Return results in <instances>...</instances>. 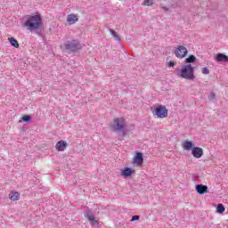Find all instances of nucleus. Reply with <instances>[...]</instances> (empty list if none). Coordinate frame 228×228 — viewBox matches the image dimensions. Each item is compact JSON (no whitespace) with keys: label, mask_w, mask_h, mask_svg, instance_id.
Instances as JSON below:
<instances>
[{"label":"nucleus","mask_w":228,"mask_h":228,"mask_svg":"<svg viewBox=\"0 0 228 228\" xmlns=\"http://www.w3.org/2000/svg\"><path fill=\"white\" fill-rule=\"evenodd\" d=\"M24 26L28 29V31H38L42 29V26H44L42 16L39 13L33 16H28L24 23Z\"/></svg>","instance_id":"1"},{"label":"nucleus","mask_w":228,"mask_h":228,"mask_svg":"<svg viewBox=\"0 0 228 228\" xmlns=\"http://www.w3.org/2000/svg\"><path fill=\"white\" fill-rule=\"evenodd\" d=\"M126 121L122 118L114 119L113 125L111 126L114 133H117L122 136H126V134H127V132H126Z\"/></svg>","instance_id":"2"},{"label":"nucleus","mask_w":228,"mask_h":228,"mask_svg":"<svg viewBox=\"0 0 228 228\" xmlns=\"http://www.w3.org/2000/svg\"><path fill=\"white\" fill-rule=\"evenodd\" d=\"M195 68L191 64H187L182 67L180 73L177 74L178 77H183V79H195V75L193 74Z\"/></svg>","instance_id":"3"},{"label":"nucleus","mask_w":228,"mask_h":228,"mask_svg":"<svg viewBox=\"0 0 228 228\" xmlns=\"http://www.w3.org/2000/svg\"><path fill=\"white\" fill-rule=\"evenodd\" d=\"M63 46L68 53H77L81 49V43L77 39H71L66 41Z\"/></svg>","instance_id":"4"},{"label":"nucleus","mask_w":228,"mask_h":228,"mask_svg":"<svg viewBox=\"0 0 228 228\" xmlns=\"http://www.w3.org/2000/svg\"><path fill=\"white\" fill-rule=\"evenodd\" d=\"M153 115H156L158 118H167L168 117V110H167V106L159 105L153 111Z\"/></svg>","instance_id":"5"},{"label":"nucleus","mask_w":228,"mask_h":228,"mask_svg":"<svg viewBox=\"0 0 228 228\" xmlns=\"http://www.w3.org/2000/svg\"><path fill=\"white\" fill-rule=\"evenodd\" d=\"M175 54L176 56V58H185L186 54H188V49L186 48V46L183 45H179L175 51Z\"/></svg>","instance_id":"6"},{"label":"nucleus","mask_w":228,"mask_h":228,"mask_svg":"<svg viewBox=\"0 0 228 228\" xmlns=\"http://www.w3.org/2000/svg\"><path fill=\"white\" fill-rule=\"evenodd\" d=\"M84 216L86 218H87V220H89V222H93V224H94V225H99V222L97 220H95V216L94 215L92 210H90V208L86 209V212L84 213Z\"/></svg>","instance_id":"7"},{"label":"nucleus","mask_w":228,"mask_h":228,"mask_svg":"<svg viewBox=\"0 0 228 228\" xmlns=\"http://www.w3.org/2000/svg\"><path fill=\"white\" fill-rule=\"evenodd\" d=\"M191 154L193 158L199 159L200 158H202V156H204V150H202V148L200 147H194L191 149Z\"/></svg>","instance_id":"8"},{"label":"nucleus","mask_w":228,"mask_h":228,"mask_svg":"<svg viewBox=\"0 0 228 228\" xmlns=\"http://www.w3.org/2000/svg\"><path fill=\"white\" fill-rule=\"evenodd\" d=\"M133 163L137 166L143 165V153L137 152L134 158Z\"/></svg>","instance_id":"9"},{"label":"nucleus","mask_w":228,"mask_h":228,"mask_svg":"<svg viewBox=\"0 0 228 228\" xmlns=\"http://www.w3.org/2000/svg\"><path fill=\"white\" fill-rule=\"evenodd\" d=\"M56 151H58V152H63V151H65V149H67V142L65 141H59L56 143Z\"/></svg>","instance_id":"10"},{"label":"nucleus","mask_w":228,"mask_h":228,"mask_svg":"<svg viewBox=\"0 0 228 228\" xmlns=\"http://www.w3.org/2000/svg\"><path fill=\"white\" fill-rule=\"evenodd\" d=\"M196 191L200 195H204V193H208V186L204 184H197L196 185Z\"/></svg>","instance_id":"11"},{"label":"nucleus","mask_w":228,"mask_h":228,"mask_svg":"<svg viewBox=\"0 0 228 228\" xmlns=\"http://www.w3.org/2000/svg\"><path fill=\"white\" fill-rule=\"evenodd\" d=\"M77 20H79V19L77 18V16H76V14H69L67 17V22L68 24H69V26H72V24H76Z\"/></svg>","instance_id":"12"},{"label":"nucleus","mask_w":228,"mask_h":228,"mask_svg":"<svg viewBox=\"0 0 228 228\" xmlns=\"http://www.w3.org/2000/svg\"><path fill=\"white\" fill-rule=\"evenodd\" d=\"M123 177H131L133 175V169L131 167H125L121 172Z\"/></svg>","instance_id":"13"},{"label":"nucleus","mask_w":228,"mask_h":228,"mask_svg":"<svg viewBox=\"0 0 228 228\" xmlns=\"http://www.w3.org/2000/svg\"><path fill=\"white\" fill-rule=\"evenodd\" d=\"M216 61H222L224 63H228V56L224 53H218L216 55Z\"/></svg>","instance_id":"14"},{"label":"nucleus","mask_w":228,"mask_h":228,"mask_svg":"<svg viewBox=\"0 0 228 228\" xmlns=\"http://www.w3.org/2000/svg\"><path fill=\"white\" fill-rule=\"evenodd\" d=\"M183 147L184 151H191V149H193V142L191 141H185L183 143Z\"/></svg>","instance_id":"15"},{"label":"nucleus","mask_w":228,"mask_h":228,"mask_svg":"<svg viewBox=\"0 0 228 228\" xmlns=\"http://www.w3.org/2000/svg\"><path fill=\"white\" fill-rule=\"evenodd\" d=\"M20 197V194L19 192H17V191H15V192H11V193L9 194V199H10L11 200H13V201L19 200Z\"/></svg>","instance_id":"16"},{"label":"nucleus","mask_w":228,"mask_h":228,"mask_svg":"<svg viewBox=\"0 0 228 228\" xmlns=\"http://www.w3.org/2000/svg\"><path fill=\"white\" fill-rule=\"evenodd\" d=\"M9 42L12 47H16V49L19 48V41H17L15 37H9Z\"/></svg>","instance_id":"17"},{"label":"nucleus","mask_w":228,"mask_h":228,"mask_svg":"<svg viewBox=\"0 0 228 228\" xmlns=\"http://www.w3.org/2000/svg\"><path fill=\"white\" fill-rule=\"evenodd\" d=\"M197 61V57L195 55H190L185 59V63H195Z\"/></svg>","instance_id":"18"},{"label":"nucleus","mask_w":228,"mask_h":228,"mask_svg":"<svg viewBox=\"0 0 228 228\" xmlns=\"http://www.w3.org/2000/svg\"><path fill=\"white\" fill-rule=\"evenodd\" d=\"M225 211V207H224V204L219 203L216 208V213L222 214Z\"/></svg>","instance_id":"19"},{"label":"nucleus","mask_w":228,"mask_h":228,"mask_svg":"<svg viewBox=\"0 0 228 228\" xmlns=\"http://www.w3.org/2000/svg\"><path fill=\"white\" fill-rule=\"evenodd\" d=\"M21 120L23 122H27V124H29V122H31V116L29 115H25L21 118Z\"/></svg>","instance_id":"20"},{"label":"nucleus","mask_w":228,"mask_h":228,"mask_svg":"<svg viewBox=\"0 0 228 228\" xmlns=\"http://www.w3.org/2000/svg\"><path fill=\"white\" fill-rule=\"evenodd\" d=\"M208 99H209V101H215V99H216L215 93L210 92V94L208 95Z\"/></svg>","instance_id":"21"},{"label":"nucleus","mask_w":228,"mask_h":228,"mask_svg":"<svg viewBox=\"0 0 228 228\" xmlns=\"http://www.w3.org/2000/svg\"><path fill=\"white\" fill-rule=\"evenodd\" d=\"M152 3V0H144L145 6H151Z\"/></svg>","instance_id":"22"},{"label":"nucleus","mask_w":228,"mask_h":228,"mask_svg":"<svg viewBox=\"0 0 228 228\" xmlns=\"http://www.w3.org/2000/svg\"><path fill=\"white\" fill-rule=\"evenodd\" d=\"M112 37L117 42H120V36H118V34L116 33Z\"/></svg>","instance_id":"23"},{"label":"nucleus","mask_w":228,"mask_h":228,"mask_svg":"<svg viewBox=\"0 0 228 228\" xmlns=\"http://www.w3.org/2000/svg\"><path fill=\"white\" fill-rule=\"evenodd\" d=\"M202 74H205V75H208V74H209V69H208V68H203L202 69Z\"/></svg>","instance_id":"24"},{"label":"nucleus","mask_w":228,"mask_h":228,"mask_svg":"<svg viewBox=\"0 0 228 228\" xmlns=\"http://www.w3.org/2000/svg\"><path fill=\"white\" fill-rule=\"evenodd\" d=\"M136 220H140V216H134L131 219L132 222H136Z\"/></svg>","instance_id":"25"},{"label":"nucleus","mask_w":228,"mask_h":228,"mask_svg":"<svg viewBox=\"0 0 228 228\" xmlns=\"http://www.w3.org/2000/svg\"><path fill=\"white\" fill-rule=\"evenodd\" d=\"M160 8H161V10H163L165 12H168V10H170L168 7L163 6V4H160Z\"/></svg>","instance_id":"26"},{"label":"nucleus","mask_w":228,"mask_h":228,"mask_svg":"<svg viewBox=\"0 0 228 228\" xmlns=\"http://www.w3.org/2000/svg\"><path fill=\"white\" fill-rule=\"evenodd\" d=\"M167 65H168V67H175V62L170 61Z\"/></svg>","instance_id":"27"},{"label":"nucleus","mask_w":228,"mask_h":228,"mask_svg":"<svg viewBox=\"0 0 228 228\" xmlns=\"http://www.w3.org/2000/svg\"><path fill=\"white\" fill-rule=\"evenodd\" d=\"M109 31H110V35H112V37L117 34V32H115V30H113L111 28H109Z\"/></svg>","instance_id":"28"}]
</instances>
